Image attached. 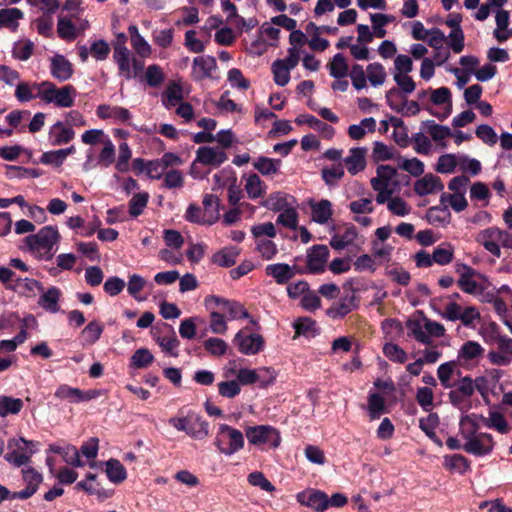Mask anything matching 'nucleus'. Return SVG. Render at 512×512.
Returning <instances> with one entry per match:
<instances>
[{
	"mask_svg": "<svg viewBox=\"0 0 512 512\" xmlns=\"http://www.w3.org/2000/svg\"><path fill=\"white\" fill-rule=\"evenodd\" d=\"M298 212L295 203L281 211L277 217L276 223L288 229L296 230L298 228Z\"/></svg>",
	"mask_w": 512,
	"mask_h": 512,
	"instance_id": "obj_56",
	"label": "nucleus"
},
{
	"mask_svg": "<svg viewBox=\"0 0 512 512\" xmlns=\"http://www.w3.org/2000/svg\"><path fill=\"white\" fill-rule=\"evenodd\" d=\"M43 88V82L41 83H29L20 82L16 85L15 97L19 102H29L35 98H39V93Z\"/></svg>",
	"mask_w": 512,
	"mask_h": 512,
	"instance_id": "obj_30",
	"label": "nucleus"
},
{
	"mask_svg": "<svg viewBox=\"0 0 512 512\" xmlns=\"http://www.w3.org/2000/svg\"><path fill=\"white\" fill-rule=\"evenodd\" d=\"M460 435L465 443L462 449L474 456H485L490 454L495 442L489 433H478L477 422L469 415L462 416L460 419Z\"/></svg>",
	"mask_w": 512,
	"mask_h": 512,
	"instance_id": "obj_1",
	"label": "nucleus"
},
{
	"mask_svg": "<svg viewBox=\"0 0 512 512\" xmlns=\"http://www.w3.org/2000/svg\"><path fill=\"white\" fill-rule=\"evenodd\" d=\"M96 114L100 119H112L114 122L129 123L132 114L127 108L102 104L97 107Z\"/></svg>",
	"mask_w": 512,
	"mask_h": 512,
	"instance_id": "obj_23",
	"label": "nucleus"
},
{
	"mask_svg": "<svg viewBox=\"0 0 512 512\" xmlns=\"http://www.w3.org/2000/svg\"><path fill=\"white\" fill-rule=\"evenodd\" d=\"M75 137V131L66 126L63 121L55 122L48 131V141L52 146L69 143Z\"/></svg>",
	"mask_w": 512,
	"mask_h": 512,
	"instance_id": "obj_18",
	"label": "nucleus"
},
{
	"mask_svg": "<svg viewBox=\"0 0 512 512\" xmlns=\"http://www.w3.org/2000/svg\"><path fill=\"white\" fill-rule=\"evenodd\" d=\"M296 500L302 506L313 509L316 512H324L329 507L327 494L317 489H306L296 494Z\"/></svg>",
	"mask_w": 512,
	"mask_h": 512,
	"instance_id": "obj_11",
	"label": "nucleus"
},
{
	"mask_svg": "<svg viewBox=\"0 0 512 512\" xmlns=\"http://www.w3.org/2000/svg\"><path fill=\"white\" fill-rule=\"evenodd\" d=\"M240 249L236 246H228L215 253L212 257L213 263L221 267H230L236 263Z\"/></svg>",
	"mask_w": 512,
	"mask_h": 512,
	"instance_id": "obj_40",
	"label": "nucleus"
},
{
	"mask_svg": "<svg viewBox=\"0 0 512 512\" xmlns=\"http://www.w3.org/2000/svg\"><path fill=\"white\" fill-rule=\"evenodd\" d=\"M60 240L58 229L44 226L37 233L25 237L27 250L38 260L48 261L54 256V247Z\"/></svg>",
	"mask_w": 512,
	"mask_h": 512,
	"instance_id": "obj_2",
	"label": "nucleus"
},
{
	"mask_svg": "<svg viewBox=\"0 0 512 512\" xmlns=\"http://www.w3.org/2000/svg\"><path fill=\"white\" fill-rule=\"evenodd\" d=\"M293 203H295V200L292 196L282 192H274L262 201L261 205L268 210L281 212Z\"/></svg>",
	"mask_w": 512,
	"mask_h": 512,
	"instance_id": "obj_27",
	"label": "nucleus"
},
{
	"mask_svg": "<svg viewBox=\"0 0 512 512\" xmlns=\"http://www.w3.org/2000/svg\"><path fill=\"white\" fill-rule=\"evenodd\" d=\"M397 156V152L392 146L381 141H375L373 143L371 157L374 162L396 159Z\"/></svg>",
	"mask_w": 512,
	"mask_h": 512,
	"instance_id": "obj_49",
	"label": "nucleus"
},
{
	"mask_svg": "<svg viewBox=\"0 0 512 512\" xmlns=\"http://www.w3.org/2000/svg\"><path fill=\"white\" fill-rule=\"evenodd\" d=\"M398 167L399 169L408 172L414 177H419L424 173V163L418 158L406 159L398 156Z\"/></svg>",
	"mask_w": 512,
	"mask_h": 512,
	"instance_id": "obj_62",
	"label": "nucleus"
},
{
	"mask_svg": "<svg viewBox=\"0 0 512 512\" xmlns=\"http://www.w3.org/2000/svg\"><path fill=\"white\" fill-rule=\"evenodd\" d=\"M330 76L335 79L344 78L348 75L349 67L345 57L341 53L335 54L327 64Z\"/></svg>",
	"mask_w": 512,
	"mask_h": 512,
	"instance_id": "obj_43",
	"label": "nucleus"
},
{
	"mask_svg": "<svg viewBox=\"0 0 512 512\" xmlns=\"http://www.w3.org/2000/svg\"><path fill=\"white\" fill-rule=\"evenodd\" d=\"M183 99V89L177 82L170 83L162 94V103L167 109L177 106Z\"/></svg>",
	"mask_w": 512,
	"mask_h": 512,
	"instance_id": "obj_38",
	"label": "nucleus"
},
{
	"mask_svg": "<svg viewBox=\"0 0 512 512\" xmlns=\"http://www.w3.org/2000/svg\"><path fill=\"white\" fill-rule=\"evenodd\" d=\"M427 221L435 226H446L451 221V213L445 204L431 207L426 213Z\"/></svg>",
	"mask_w": 512,
	"mask_h": 512,
	"instance_id": "obj_33",
	"label": "nucleus"
},
{
	"mask_svg": "<svg viewBox=\"0 0 512 512\" xmlns=\"http://www.w3.org/2000/svg\"><path fill=\"white\" fill-rule=\"evenodd\" d=\"M246 437L251 444L266 448L275 449L281 443L280 432L269 425L249 427L246 430Z\"/></svg>",
	"mask_w": 512,
	"mask_h": 512,
	"instance_id": "obj_7",
	"label": "nucleus"
},
{
	"mask_svg": "<svg viewBox=\"0 0 512 512\" xmlns=\"http://www.w3.org/2000/svg\"><path fill=\"white\" fill-rule=\"evenodd\" d=\"M23 408V401L19 398L10 396H0V417H6L9 414H18Z\"/></svg>",
	"mask_w": 512,
	"mask_h": 512,
	"instance_id": "obj_58",
	"label": "nucleus"
},
{
	"mask_svg": "<svg viewBox=\"0 0 512 512\" xmlns=\"http://www.w3.org/2000/svg\"><path fill=\"white\" fill-rule=\"evenodd\" d=\"M206 305L215 304L220 306L221 310L228 315L230 320L248 318L249 314L244 306L236 301H229L217 296H208L205 299Z\"/></svg>",
	"mask_w": 512,
	"mask_h": 512,
	"instance_id": "obj_14",
	"label": "nucleus"
},
{
	"mask_svg": "<svg viewBox=\"0 0 512 512\" xmlns=\"http://www.w3.org/2000/svg\"><path fill=\"white\" fill-rule=\"evenodd\" d=\"M295 123L297 125L307 124L314 130L319 131L328 137H331L334 134V129L332 126L326 124L325 122H322L321 120L312 115H299L298 117H296Z\"/></svg>",
	"mask_w": 512,
	"mask_h": 512,
	"instance_id": "obj_42",
	"label": "nucleus"
},
{
	"mask_svg": "<svg viewBox=\"0 0 512 512\" xmlns=\"http://www.w3.org/2000/svg\"><path fill=\"white\" fill-rule=\"evenodd\" d=\"M39 99L46 104H54L60 108H70L74 105L77 91L72 85L57 87L54 83L43 81Z\"/></svg>",
	"mask_w": 512,
	"mask_h": 512,
	"instance_id": "obj_3",
	"label": "nucleus"
},
{
	"mask_svg": "<svg viewBox=\"0 0 512 512\" xmlns=\"http://www.w3.org/2000/svg\"><path fill=\"white\" fill-rule=\"evenodd\" d=\"M484 425L490 429L498 431L501 434H507L512 429L505 417L499 412H490L489 416L484 419Z\"/></svg>",
	"mask_w": 512,
	"mask_h": 512,
	"instance_id": "obj_55",
	"label": "nucleus"
},
{
	"mask_svg": "<svg viewBox=\"0 0 512 512\" xmlns=\"http://www.w3.org/2000/svg\"><path fill=\"white\" fill-rule=\"evenodd\" d=\"M454 258V249L449 244L437 246L432 253V260L438 265L444 266L452 262Z\"/></svg>",
	"mask_w": 512,
	"mask_h": 512,
	"instance_id": "obj_63",
	"label": "nucleus"
},
{
	"mask_svg": "<svg viewBox=\"0 0 512 512\" xmlns=\"http://www.w3.org/2000/svg\"><path fill=\"white\" fill-rule=\"evenodd\" d=\"M396 93H398V90L396 88H392L386 94L387 102L391 109L397 112H401L403 115L406 116H414L420 112V106L416 101L406 100L404 101L401 107L396 106L392 100L393 95H395Z\"/></svg>",
	"mask_w": 512,
	"mask_h": 512,
	"instance_id": "obj_41",
	"label": "nucleus"
},
{
	"mask_svg": "<svg viewBox=\"0 0 512 512\" xmlns=\"http://www.w3.org/2000/svg\"><path fill=\"white\" fill-rule=\"evenodd\" d=\"M23 18L24 13L19 8H3L0 10V23L12 32L17 31L19 21Z\"/></svg>",
	"mask_w": 512,
	"mask_h": 512,
	"instance_id": "obj_35",
	"label": "nucleus"
},
{
	"mask_svg": "<svg viewBox=\"0 0 512 512\" xmlns=\"http://www.w3.org/2000/svg\"><path fill=\"white\" fill-rule=\"evenodd\" d=\"M459 165V155L444 154L438 158L436 171L442 174L453 173Z\"/></svg>",
	"mask_w": 512,
	"mask_h": 512,
	"instance_id": "obj_64",
	"label": "nucleus"
},
{
	"mask_svg": "<svg viewBox=\"0 0 512 512\" xmlns=\"http://www.w3.org/2000/svg\"><path fill=\"white\" fill-rule=\"evenodd\" d=\"M186 434L193 439L203 440L209 435V424L201 417L190 418Z\"/></svg>",
	"mask_w": 512,
	"mask_h": 512,
	"instance_id": "obj_45",
	"label": "nucleus"
},
{
	"mask_svg": "<svg viewBox=\"0 0 512 512\" xmlns=\"http://www.w3.org/2000/svg\"><path fill=\"white\" fill-rule=\"evenodd\" d=\"M483 353L484 348L478 342L467 341L461 346L458 358L467 362L478 359Z\"/></svg>",
	"mask_w": 512,
	"mask_h": 512,
	"instance_id": "obj_53",
	"label": "nucleus"
},
{
	"mask_svg": "<svg viewBox=\"0 0 512 512\" xmlns=\"http://www.w3.org/2000/svg\"><path fill=\"white\" fill-rule=\"evenodd\" d=\"M376 177L371 179V186L377 192L376 202L384 204L394 193L393 184L396 169L389 165H380L376 170Z\"/></svg>",
	"mask_w": 512,
	"mask_h": 512,
	"instance_id": "obj_5",
	"label": "nucleus"
},
{
	"mask_svg": "<svg viewBox=\"0 0 512 512\" xmlns=\"http://www.w3.org/2000/svg\"><path fill=\"white\" fill-rule=\"evenodd\" d=\"M477 240L484 248L496 257H500V245L503 247H512V239L508 232L497 227H489L481 231Z\"/></svg>",
	"mask_w": 512,
	"mask_h": 512,
	"instance_id": "obj_6",
	"label": "nucleus"
},
{
	"mask_svg": "<svg viewBox=\"0 0 512 512\" xmlns=\"http://www.w3.org/2000/svg\"><path fill=\"white\" fill-rule=\"evenodd\" d=\"M34 51V43L29 39H21L14 43L12 56L20 61L28 60Z\"/></svg>",
	"mask_w": 512,
	"mask_h": 512,
	"instance_id": "obj_59",
	"label": "nucleus"
},
{
	"mask_svg": "<svg viewBox=\"0 0 512 512\" xmlns=\"http://www.w3.org/2000/svg\"><path fill=\"white\" fill-rule=\"evenodd\" d=\"M240 353L255 355L264 349V339L260 334H247L245 330L236 333L233 339Z\"/></svg>",
	"mask_w": 512,
	"mask_h": 512,
	"instance_id": "obj_13",
	"label": "nucleus"
},
{
	"mask_svg": "<svg viewBox=\"0 0 512 512\" xmlns=\"http://www.w3.org/2000/svg\"><path fill=\"white\" fill-rule=\"evenodd\" d=\"M495 350L487 354L489 362L496 366H508L512 363V338L500 335L496 338Z\"/></svg>",
	"mask_w": 512,
	"mask_h": 512,
	"instance_id": "obj_9",
	"label": "nucleus"
},
{
	"mask_svg": "<svg viewBox=\"0 0 512 512\" xmlns=\"http://www.w3.org/2000/svg\"><path fill=\"white\" fill-rule=\"evenodd\" d=\"M366 154L367 148L365 147H354L349 150V154L343 162L351 175H356L365 169Z\"/></svg>",
	"mask_w": 512,
	"mask_h": 512,
	"instance_id": "obj_22",
	"label": "nucleus"
},
{
	"mask_svg": "<svg viewBox=\"0 0 512 512\" xmlns=\"http://www.w3.org/2000/svg\"><path fill=\"white\" fill-rule=\"evenodd\" d=\"M368 414L371 420H376L385 412V400L378 393H370L368 397Z\"/></svg>",
	"mask_w": 512,
	"mask_h": 512,
	"instance_id": "obj_60",
	"label": "nucleus"
},
{
	"mask_svg": "<svg viewBox=\"0 0 512 512\" xmlns=\"http://www.w3.org/2000/svg\"><path fill=\"white\" fill-rule=\"evenodd\" d=\"M444 189L440 178L432 173L426 174L414 183V191L419 196H426Z\"/></svg>",
	"mask_w": 512,
	"mask_h": 512,
	"instance_id": "obj_21",
	"label": "nucleus"
},
{
	"mask_svg": "<svg viewBox=\"0 0 512 512\" xmlns=\"http://www.w3.org/2000/svg\"><path fill=\"white\" fill-rule=\"evenodd\" d=\"M219 198L214 194H206L203 198L204 222L214 224L219 219Z\"/></svg>",
	"mask_w": 512,
	"mask_h": 512,
	"instance_id": "obj_34",
	"label": "nucleus"
},
{
	"mask_svg": "<svg viewBox=\"0 0 512 512\" xmlns=\"http://www.w3.org/2000/svg\"><path fill=\"white\" fill-rule=\"evenodd\" d=\"M406 327L409 331V335H412L418 342L422 344H430L431 339L426 333V322L422 323L420 320L409 319L406 322Z\"/></svg>",
	"mask_w": 512,
	"mask_h": 512,
	"instance_id": "obj_50",
	"label": "nucleus"
},
{
	"mask_svg": "<svg viewBox=\"0 0 512 512\" xmlns=\"http://www.w3.org/2000/svg\"><path fill=\"white\" fill-rule=\"evenodd\" d=\"M457 271L460 272V278L457 283L463 292L475 294L480 291L478 283L473 279L476 275V271L473 268L466 264H462Z\"/></svg>",
	"mask_w": 512,
	"mask_h": 512,
	"instance_id": "obj_25",
	"label": "nucleus"
},
{
	"mask_svg": "<svg viewBox=\"0 0 512 512\" xmlns=\"http://www.w3.org/2000/svg\"><path fill=\"white\" fill-rule=\"evenodd\" d=\"M104 330V326L98 321L89 322L81 332V338L84 344L92 345L96 343Z\"/></svg>",
	"mask_w": 512,
	"mask_h": 512,
	"instance_id": "obj_57",
	"label": "nucleus"
},
{
	"mask_svg": "<svg viewBox=\"0 0 512 512\" xmlns=\"http://www.w3.org/2000/svg\"><path fill=\"white\" fill-rule=\"evenodd\" d=\"M50 72L55 79L66 81L73 74L72 64L63 55L57 54L51 58Z\"/></svg>",
	"mask_w": 512,
	"mask_h": 512,
	"instance_id": "obj_24",
	"label": "nucleus"
},
{
	"mask_svg": "<svg viewBox=\"0 0 512 512\" xmlns=\"http://www.w3.org/2000/svg\"><path fill=\"white\" fill-rule=\"evenodd\" d=\"M443 466L451 472L463 475L470 469V462L461 454L446 455Z\"/></svg>",
	"mask_w": 512,
	"mask_h": 512,
	"instance_id": "obj_37",
	"label": "nucleus"
},
{
	"mask_svg": "<svg viewBox=\"0 0 512 512\" xmlns=\"http://www.w3.org/2000/svg\"><path fill=\"white\" fill-rule=\"evenodd\" d=\"M265 272L275 279L277 284H285L295 276L294 268L286 263L267 265Z\"/></svg>",
	"mask_w": 512,
	"mask_h": 512,
	"instance_id": "obj_29",
	"label": "nucleus"
},
{
	"mask_svg": "<svg viewBox=\"0 0 512 512\" xmlns=\"http://www.w3.org/2000/svg\"><path fill=\"white\" fill-rule=\"evenodd\" d=\"M23 480L26 483V488L16 492L15 496L19 499H28L33 496L38 490L39 485L43 480L42 474L36 471L34 468L28 467L22 469Z\"/></svg>",
	"mask_w": 512,
	"mask_h": 512,
	"instance_id": "obj_17",
	"label": "nucleus"
},
{
	"mask_svg": "<svg viewBox=\"0 0 512 512\" xmlns=\"http://www.w3.org/2000/svg\"><path fill=\"white\" fill-rule=\"evenodd\" d=\"M329 249L325 245H315L307 253V269L310 273H321L326 269Z\"/></svg>",
	"mask_w": 512,
	"mask_h": 512,
	"instance_id": "obj_15",
	"label": "nucleus"
},
{
	"mask_svg": "<svg viewBox=\"0 0 512 512\" xmlns=\"http://www.w3.org/2000/svg\"><path fill=\"white\" fill-rule=\"evenodd\" d=\"M312 220L318 224H326L332 217V203L327 199H322L318 202L310 201Z\"/></svg>",
	"mask_w": 512,
	"mask_h": 512,
	"instance_id": "obj_26",
	"label": "nucleus"
},
{
	"mask_svg": "<svg viewBox=\"0 0 512 512\" xmlns=\"http://www.w3.org/2000/svg\"><path fill=\"white\" fill-rule=\"evenodd\" d=\"M217 68L216 59L212 56H197L193 59L192 77L196 81H201L212 76V72Z\"/></svg>",
	"mask_w": 512,
	"mask_h": 512,
	"instance_id": "obj_16",
	"label": "nucleus"
},
{
	"mask_svg": "<svg viewBox=\"0 0 512 512\" xmlns=\"http://www.w3.org/2000/svg\"><path fill=\"white\" fill-rule=\"evenodd\" d=\"M232 375H236L237 381L241 385H252L257 383L256 369L241 368L236 371L233 368L225 369L224 376L229 378Z\"/></svg>",
	"mask_w": 512,
	"mask_h": 512,
	"instance_id": "obj_52",
	"label": "nucleus"
},
{
	"mask_svg": "<svg viewBox=\"0 0 512 512\" xmlns=\"http://www.w3.org/2000/svg\"><path fill=\"white\" fill-rule=\"evenodd\" d=\"M358 307L359 298L356 295V290L351 289L348 293L344 294L339 301L328 308L326 314L333 320L343 319Z\"/></svg>",
	"mask_w": 512,
	"mask_h": 512,
	"instance_id": "obj_10",
	"label": "nucleus"
},
{
	"mask_svg": "<svg viewBox=\"0 0 512 512\" xmlns=\"http://www.w3.org/2000/svg\"><path fill=\"white\" fill-rule=\"evenodd\" d=\"M155 340L164 352H166L172 356L178 355L177 349L179 347L180 342L177 339V336L173 329H171V332L169 335L156 336Z\"/></svg>",
	"mask_w": 512,
	"mask_h": 512,
	"instance_id": "obj_61",
	"label": "nucleus"
},
{
	"mask_svg": "<svg viewBox=\"0 0 512 512\" xmlns=\"http://www.w3.org/2000/svg\"><path fill=\"white\" fill-rule=\"evenodd\" d=\"M376 120L373 117L364 118L358 124H352L348 127V136L352 140H361L367 134L374 133L376 130Z\"/></svg>",
	"mask_w": 512,
	"mask_h": 512,
	"instance_id": "obj_31",
	"label": "nucleus"
},
{
	"mask_svg": "<svg viewBox=\"0 0 512 512\" xmlns=\"http://www.w3.org/2000/svg\"><path fill=\"white\" fill-rule=\"evenodd\" d=\"M21 296L34 298L40 292H43V285L38 280L32 278H16L13 285L7 286Z\"/></svg>",
	"mask_w": 512,
	"mask_h": 512,
	"instance_id": "obj_20",
	"label": "nucleus"
},
{
	"mask_svg": "<svg viewBox=\"0 0 512 512\" xmlns=\"http://www.w3.org/2000/svg\"><path fill=\"white\" fill-rule=\"evenodd\" d=\"M244 189L250 199H257L264 195L266 186L257 174L247 177Z\"/></svg>",
	"mask_w": 512,
	"mask_h": 512,
	"instance_id": "obj_51",
	"label": "nucleus"
},
{
	"mask_svg": "<svg viewBox=\"0 0 512 512\" xmlns=\"http://www.w3.org/2000/svg\"><path fill=\"white\" fill-rule=\"evenodd\" d=\"M227 155L223 148L204 146L196 151V159L191 167V175L196 177L195 164L199 162L203 165L218 167L224 163Z\"/></svg>",
	"mask_w": 512,
	"mask_h": 512,
	"instance_id": "obj_12",
	"label": "nucleus"
},
{
	"mask_svg": "<svg viewBox=\"0 0 512 512\" xmlns=\"http://www.w3.org/2000/svg\"><path fill=\"white\" fill-rule=\"evenodd\" d=\"M244 442L241 431L227 424L219 425L214 444L220 453L231 456L244 447Z\"/></svg>",
	"mask_w": 512,
	"mask_h": 512,
	"instance_id": "obj_4",
	"label": "nucleus"
},
{
	"mask_svg": "<svg viewBox=\"0 0 512 512\" xmlns=\"http://www.w3.org/2000/svg\"><path fill=\"white\" fill-rule=\"evenodd\" d=\"M465 195L466 194L444 192L440 196V203L445 204L448 208L450 207L455 212L459 213L464 211L468 206Z\"/></svg>",
	"mask_w": 512,
	"mask_h": 512,
	"instance_id": "obj_46",
	"label": "nucleus"
},
{
	"mask_svg": "<svg viewBox=\"0 0 512 512\" xmlns=\"http://www.w3.org/2000/svg\"><path fill=\"white\" fill-rule=\"evenodd\" d=\"M457 370V365L454 361H449L441 364L437 369V376L441 385L448 389L454 386L453 376Z\"/></svg>",
	"mask_w": 512,
	"mask_h": 512,
	"instance_id": "obj_54",
	"label": "nucleus"
},
{
	"mask_svg": "<svg viewBox=\"0 0 512 512\" xmlns=\"http://www.w3.org/2000/svg\"><path fill=\"white\" fill-rule=\"evenodd\" d=\"M113 59L118 65L119 75L126 80L132 79V59L130 58V51L123 43L114 46Z\"/></svg>",
	"mask_w": 512,
	"mask_h": 512,
	"instance_id": "obj_19",
	"label": "nucleus"
},
{
	"mask_svg": "<svg viewBox=\"0 0 512 512\" xmlns=\"http://www.w3.org/2000/svg\"><path fill=\"white\" fill-rule=\"evenodd\" d=\"M106 475L113 483H121L127 478V471L124 465L117 459H109L105 462Z\"/></svg>",
	"mask_w": 512,
	"mask_h": 512,
	"instance_id": "obj_44",
	"label": "nucleus"
},
{
	"mask_svg": "<svg viewBox=\"0 0 512 512\" xmlns=\"http://www.w3.org/2000/svg\"><path fill=\"white\" fill-rule=\"evenodd\" d=\"M34 443L24 438L11 439L8 442L9 452L5 455V459L16 467H21L30 461L34 454Z\"/></svg>",
	"mask_w": 512,
	"mask_h": 512,
	"instance_id": "obj_8",
	"label": "nucleus"
},
{
	"mask_svg": "<svg viewBox=\"0 0 512 512\" xmlns=\"http://www.w3.org/2000/svg\"><path fill=\"white\" fill-rule=\"evenodd\" d=\"M75 151H76V149L72 145V146L67 147L65 149H59V150H53V151L44 152L41 155L40 161H41V163H43L45 165H52V166H55V167H60L64 163L66 158L69 155L74 154Z\"/></svg>",
	"mask_w": 512,
	"mask_h": 512,
	"instance_id": "obj_36",
	"label": "nucleus"
},
{
	"mask_svg": "<svg viewBox=\"0 0 512 512\" xmlns=\"http://www.w3.org/2000/svg\"><path fill=\"white\" fill-rule=\"evenodd\" d=\"M431 101L435 105H446L442 114L433 113L440 120L447 118L452 110L451 92L447 87H440L431 92Z\"/></svg>",
	"mask_w": 512,
	"mask_h": 512,
	"instance_id": "obj_32",
	"label": "nucleus"
},
{
	"mask_svg": "<svg viewBox=\"0 0 512 512\" xmlns=\"http://www.w3.org/2000/svg\"><path fill=\"white\" fill-rule=\"evenodd\" d=\"M366 77L373 87H379L385 83L387 73L381 63L374 62L366 67Z\"/></svg>",
	"mask_w": 512,
	"mask_h": 512,
	"instance_id": "obj_47",
	"label": "nucleus"
},
{
	"mask_svg": "<svg viewBox=\"0 0 512 512\" xmlns=\"http://www.w3.org/2000/svg\"><path fill=\"white\" fill-rule=\"evenodd\" d=\"M280 165L281 160L264 156L257 158L253 163V167L264 176H270L278 173Z\"/></svg>",
	"mask_w": 512,
	"mask_h": 512,
	"instance_id": "obj_48",
	"label": "nucleus"
},
{
	"mask_svg": "<svg viewBox=\"0 0 512 512\" xmlns=\"http://www.w3.org/2000/svg\"><path fill=\"white\" fill-rule=\"evenodd\" d=\"M358 236L357 230L354 226L347 227L343 233L335 234L330 240V245L335 250H343L347 246L354 243Z\"/></svg>",
	"mask_w": 512,
	"mask_h": 512,
	"instance_id": "obj_39",
	"label": "nucleus"
},
{
	"mask_svg": "<svg viewBox=\"0 0 512 512\" xmlns=\"http://www.w3.org/2000/svg\"><path fill=\"white\" fill-rule=\"evenodd\" d=\"M40 293L41 296L38 300L39 306L50 313H57L60 309L59 300L62 295L60 289L52 286Z\"/></svg>",
	"mask_w": 512,
	"mask_h": 512,
	"instance_id": "obj_28",
	"label": "nucleus"
}]
</instances>
